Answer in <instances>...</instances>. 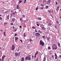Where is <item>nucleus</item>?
<instances>
[{
    "instance_id": "f257e3e1",
    "label": "nucleus",
    "mask_w": 61,
    "mask_h": 61,
    "mask_svg": "<svg viewBox=\"0 0 61 61\" xmlns=\"http://www.w3.org/2000/svg\"><path fill=\"white\" fill-rule=\"evenodd\" d=\"M52 47L53 49L54 50H56V49H57V47L56 45L55 44H53L52 46Z\"/></svg>"
},
{
    "instance_id": "f03ea898",
    "label": "nucleus",
    "mask_w": 61,
    "mask_h": 61,
    "mask_svg": "<svg viewBox=\"0 0 61 61\" xmlns=\"http://www.w3.org/2000/svg\"><path fill=\"white\" fill-rule=\"evenodd\" d=\"M39 44L40 45H41L42 46H45V43L43 41H42L41 40L39 42Z\"/></svg>"
},
{
    "instance_id": "7ed1b4c3",
    "label": "nucleus",
    "mask_w": 61,
    "mask_h": 61,
    "mask_svg": "<svg viewBox=\"0 0 61 61\" xmlns=\"http://www.w3.org/2000/svg\"><path fill=\"white\" fill-rule=\"evenodd\" d=\"M19 53H16L15 54V56L16 57L17 56H20V53L21 52H20Z\"/></svg>"
},
{
    "instance_id": "20e7f679",
    "label": "nucleus",
    "mask_w": 61,
    "mask_h": 61,
    "mask_svg": "<svg viewBox=\"0 0 61 61\" xmlns=\"http://www.w3.org/2000/svg\"><path fill=\"white\" fill-rule=\"evenodd\" d=\"M25 59L26 60H31V58L29 57V56H28L27 57H25Z\"/></svg>"
},
{
    "instance_id": "39448f33",
    "label": "nucleus",
    "mask_w": 61,
    "mask_h": 61,
    "mask_svg": "<svg viewBox=\"0 0 61 61\" xmlns=\"http://www.w3.org/2000/svg\"><path fill=\"white\" fill-rule=\"evenodd\" d=\"M35 36L37 37V36H39L40 35V34L38 32L36 33H35Z\"/></svg>"
},
{
    "instance_id": "423d86ee",
    "label": "nucleus",
    "mask_w": 61,
    "mask_h": 61,
    "mask_svg": "<svg viewBox=\"0 0 61 61\" xmlns=\"http://www.w3.org/2000/svg\"><path fill=\"white\" fill-rule=\"evenodd\" d=\"M55 59H57V58L58 57L57 56V55H56V53H55Z\"/></svg>"
},
{
    "instance_id": "0eeeda50",
    "label": "nucleus",
    "mask_w": 61,
    "mask_h": 61,
    "mask_svg": "<svg viewBox=\"0 0 61 61\" xmlns=\"http://www.w3.org/2000/svg\"><path fill=\"white\" fill-rule=\"evenodd\" d=\"M5 57V56L3 55L2 57V59H1V61H3L4 59V58Z\"/></svg>"
},
{
    "instance_id": "6e6552de",
    "label": "nucleus",
    "mask_w": 61,
    "mask_h": 61,
    "mask_svg": "<svg viewBox=\"0 0 61 61\" xmlns=\"http://www.w3.org/2000/svg\"><path fill=\"white\" fill-rule=\"evenodd\" d=\"M11 50H15V46H14V45H13L12 46Z\"/></svg>"
},
{
    "instance_id": "1a4fd4ad",
    "label": "nucleus",
    "mask_w": 61,
    "mask_h": 61,
    "mask_svg": "<svg viewBox=\"0 0 61 61\" xmlns=\"http://www.w3.org/2000/svg\"><path fill=\"white\" fill-rule=\"evenodd\" d=\"M18 37H15V39L16 42V41H17V40H18Z\"/></svg>"
},
{
    "instance_id": "9d476101",
    "label": "nucleus",
    "mask_w": 61,
    "mask_h": 61,
    "mask_svg": "<svg viewBox=\"0 0 61 61\" xmlns=\"http://www.w3.org/2000/svg\"><path fill=\"white\" fill-rule=\"evenodd\" d=\"M17 9H20V7L19 6V4H18L17 6Z\"/></svg>"
},
{
    "instance_id": "9b49d317",
    "label": "nucleus",
    "mask_w": 61,
    "mask_h": 61,
    "mask_svg": "<svg viewBox=\"0 0 61 61\" xmlns=\"http://www.w3.org/2000/svg\"><path fill=\"white\" fill-rule=\"evenodd\" d=\"M46 57H44L43 58L42 61H46Z\"/></svg>"
},
{
    "instance_id": "f8f14e48",
    "label": "nucleus",
    "mask_w": 61,
    "mask_h": 61,
    "mask_svg": "<svg viewBox=\"0 0 61 61\" xmlns=\"http://www.w3.org/2000/svg\"><path fill=\"white\" fill-rule=\"evenodd\" d=\"M51 2V1H50V0H49L48 1H47V3H48L49 4H50Z\"/></svg>"
},
{
    "instance_id": "ddd939ff",
    "label": "nucleus",
    "mask_w": 61,
    "mask_h": 61,
    "mask_svg": "<svg viewBox=\"0 0 61 61\" xmlns=\"http://www.w3.org/2000/svg\"><path fill=\"white\" fill-rule=\"evenodd\" d=\"M59 22H58V20H57L56 23V24H57V25H59Z\"/></svg>"
},
{
    "instance_id": "4468645a",
    "label": "nucleus",
    "mask_w": 61,
    "mask_h": 61,
    "mask_svg": "<svg viewBox=\"0 0 61 61\" xmlns=\"http://www.w3.org/2000/svg\"><path fill=\"white\" fill-rule=\"evenodd\" d=\"M30 45H28L27 46V49H28L30 48Z\"/></svg>"
},
{
    "instance_id": "2eb2a0df",
    "label": "nucleus",
    "mask_w": 61,
    "mask_h": 61,
    "mask_svg": "<svg viewBox=\"0 0 61 61\" xmlns=\"http://www.w3.org/2000/svg\"><path fill=\"white\" fill-rule=\"evenodd\" d=\"M21 61H24V58L22 57L21 58Z\"/></svg>"
},
{
    "instance_id": "dca6fc26",
    "label": "nucleus",
    "mask_w": 61,
    "mask_h": 61,
    "mask_svg": "<svg viewBox=\"0 0 61 61\" xmlns=\"http://www.w3.org/2000/svg\"><path fill=\"white\" fill-rule=\"evenodd\" d=\"M51 25H52V24L51 23H49L48 24V25H49V26H51Z\"/></svg>"
},
{
    "instance_id": "f3484780",
    "label": "nucleus",
    "mask_w": 61,
    "mask_h": 61,
    "mask_svg": "<svg viewBox=\"0 0 61 61\" xmlns=\"http://www.w3.org/2000/svg\"><path fill=\"white\" fill-rule=\"evenodd\" d=\"M15 20V18H13L12 19V21L13 22H14Z\"/></svg>"
},
{
    "instance_id": "a211bd4d",
    "label": "nucleus",
    "mask_w": 61,
    "mask_h": 61,
    "mask_svg": "<svg viewBox=\"0 0 61 61\" xmlns=\"http://www.w3.org/2000/svg\"><path fill=\"white\" fill-rule=\"evenodd\" d=\"M44 7V6L43 5H42V7H41V9L42 10H43V8Z\"/></svg>"
},
{
    "instance_id": "6ab92c4d",
    "label": "nucleus",
    "mask_w": 61,
    "mask_h": 61,
    "mask_svg": "<svg viewBox=\"0 0 61 61\" xmlns=\"http://www.w3.org/2000/svg\"><path fill=\"white\" fill-rule=\"evenodd\" d=\"M60 7V6H59L57 9H56V10H57V11H58L59 10V7Z\"/></svg>"
},
{
    "instance_id": "aec40b11",
    "label": "nucleus",
    "mask_w": 61,
    "mask_h": 61,
    "mask_svg": "<svg viewBox=\"0 0 61 61\" xmlns=\"http://www.w3.org/2000/svg\"><path fill=\"white\" fill-rule=\"evenodd\" d=\"M42 38H45L46 39V36H42Z\"/></svg>"
},
{
    "instance_id": "412c9836",
    "label": "nucleus",
    "mask_w": 61,
    "mask_h": 61,
    "mask_svg": "<svg viewBox=\"0 0 61 61\" xmlns=\"http://www.w3.org/2000/svg\"><path fill=\"white\" fill-rule=\"evenodd\" d=\"M41 29H42L43 30H44L46 28H45V27H42L41 28Z\"/></svg>"
},
{
    "instance_id": "4be33fe9",
    "label": "nucleus",
    "mask_w": 61,
    "mask_h": 61,
    "mask_svg": "<svg viewBox=\"0 0 61 61\" xmlns=\"http://www.w3.org/2000/svg\"><path fill=\"white\" fill-rule=\"evenodd\" d=\"M46 8V9H47V8H48L49 7V6H48L46 5V6L45 7Z\"/></svg>"
},
{
    "instance_id": "5701e85b",
    "label": "nucleus",
    "mask_w": 61,
    "mask_h": 61,
    "mask_svg": "<svg viewBox=\"0 0 61 61\" xmlns=\"http://www.w3.org/2000/svg\"><path fill=\"white\" fill-rule=\"evenodd\" d=\"M4 34L5 36H6V35H5V32L4 31Z\"/></svg>"
},
{
    "instance_id": "b1692460",
    "label": "nucleus",
    "mask_w": 61,
    "mask_h": 61,
    "mask_svg": "<svg viewBox=\"0 0 61 61\" xmlns=\"http://www.w3.org/2000/svg\"><path fill=\"white\" fill-rule=\"evenodd\" d=\"M38 6H37L36 9V10H38Z\"/></svg>"
},
{
    "instance_id": "393cba45",
    "label": "nucleus",
    "mask_w": 61,
    "mask_h": 61,
    "mask_svg": "<svg viewBox=\"0 0 61 61\" xmlns=\"http://www.w3.org/2000/svg\"><path fill=\"white\" fill-rule=\"evenodd\" d=\"M23 36L24 37H25L26 36H25V33H24V35H23Z\"/></svg>"
},
{
    "instance_id": "a878e982",
    "label": "nucleus",
    "mask_w": 61,
    "mask_h": 61,
    "mask_svg": "<svg viewBox=\"0 0 61 61\" xmlns=\"http://www.w3.org/2000/svg\"><path fill=\"white\" fill-rule=\"evenodd\" d=\"M38 51H37L36 53H35V54L36 55H37V54H38Z\"/></svg>"
},
{
    "instance_id": "bb28decb",
    "label": "nucleus",
    "mask_w": 61,
    "mask_h": 61,
    "mask_svg": "<svg viewBox=\"0 0 61 61\" xmlns=\"http://www.w3.org/2000/svg\"><path fill=\"white\" fill-rule=\"evenodd\" d=\"M38 19L39 20H41V18L40 17L38 18Z\"/></svg>"
},
{
    "instance_id": "cd10ccee",
    "label": "nucleus",
    "mask_w": 61,
    "mask_h": 61,
    "mask_svg": "<svg viewBox=\"0 0 61 61\" xmlns=\"http://www.w3.org/2000/svg\"><path fill=\"white\" fill-rule=\"evenodd\" d=\"M16 30H17V29H14V32H15V31H16Z\"/></svg>"
},
{
    "instance_id": "c85d7f7f",
    "label": "nucleus",
    "mask_w": 61,
    "mask_h": 61,
    "mask_svg": "<svg viewBox=\"0 0 61 61\" xmlns=\"http://www.w3.org/2000/svg\"><path fill=\"white\" fill-rule=\"evenodd\" d=\"M23 0H21H21H20L19 1V4H20V3H22V1Z\"/></svg>"
},
{
    "instance_id": "c756f323",
    "label": "nucleus",
    "mask_w": 61,
    "mask_h": 61,
    "mask_svg": "<svg viewBox=\"0 0 61 61\" xmlns=\"http://www.w3.org/2000/svg\"><path fill=\"white\" fill-rule=\"evenodd\" d=\"M49 12L50 14L51 13V10H50L49 11Z\"/></svg>"
},
{
    "instance_id": "7c9ffc66",
    "label": "nucleus",
    "mask_w": 61,
    "mask_h": 61,
    "mask_svg": "<svg viewBox=\"0 0 61 61\" xmlns=\"http://www.w3.org/2000/svg\"><path fill=\"white\" fill-rule=\"evenodd\" d=\"M26 0H24V4H25V3H26Z\"/></svg>"
},
{
    "instance_id": "2f4dec72",
    "label": "nucleus",
    "mask_w": 61,
    "mask_h": 61,
    "mask_svg": "<svg viewBox=\"0 0 61 61\" xmlns=\"http://www.w3.org/2000/svg\"><path fill=\"white\" fill-rule=\"evenodd\" d=\"M22 16L23 18H25V15H22Z\"/></svg>"
},
{
    "instance_id": "473e14b6",
    "label": "nucleus",
    "mask_w": 61,
    "mask_h": 61,
    "mask_svg": "<svg viewBox=\"0 0 61 61\" xmlns=\"http://www.w3.org/2000/svg\"><path fill=\"white\" fill-rule=\"evenodd\" d=\"M55 28L56 29L57 28V26L56 25L55 26Z\"/></svg>"
},
{
    "instance_id": "72a5a7b5",
    "label": "nucleus",
    "mask_w": 61,
    "mask_h": 61,
    "mask_svg": "<svg viewBox=\"0 0 61 61\" xmlns=\"http://www.w3.org/2000/svg\"><path fill=\"white\" fill-rule=\"evenodd\" d=\"M7 23H4V25H7Z\"/></svg>"
},
{
    "instance_id": "f704fd0d",
    "label": "nucleus",
    "mask_w": 61,
    "mask_h": 61,
    "mask_svg": "<svg viewBox=\"0 0 61 61\" xmlns=\"http://www.w3.org/2000/svg\"><path fill=\"white\" fill-rule=\"evenodd\" d=\"M47 40L48 41H49V38L48 37L47 38Z\"/></svg>"
},
{
    "instance_id": "c9c22d12",
    "label": "nucleus",
    "mask_w": 61,
    "mask_h": 61,
    "mask_svg": "<svg viewBox=\"0 0 61 61\" xmlns=\"http://www.w3.org/2000/svg\"><path fill=\"white\" fill-rule=\"evenodd\" d=\"M37 26H39V24H37Z\"/></svg>"
},
{
    "instance_id": "e433bc0d",
    "label": "nucleus",
    "mask_w": 61,
    "mask_h": 61,
    "mask_svg": "<svg viewBox=\"0 0 61 61\" xmlns=\"http://www.w3.org/2000/svg\"><path fill=\"white\" fill-rule=\"evenodd\" d=\"M60 46V43H58V46Z\"/></svg>"
},
{
    "instance_id": "4c0bfd02",
    "label": "nucleus",
    "mask_w": 61,
    "mask_h": 61,
    "mask_svg": "<svg viewBox=\"0 0 61 61\" xmlns=\"http://www.w3.org/2000/svg\"><path fill=\"white\" fill-rule=\"evenodd\" d=\"M20 21H21L23 20V19H22V18H20Z\"/></svg>"
},
{
    "instance_id": "58836bf2",
    "label": "nucleus",
    "mask_w": 61,
    "mask_h": 61,
    "mask_svg": "<svg viewBox=\"0 0 61 61\" xmlns=\"http://www.w3.org/2000/svg\"><path fill=\"white\" fill-rule=\"evenodd\" d=\"M46 0H44L43 1V2L44 3H45V2H46Z\"/></svg>"
},
{
    "instance_id": "ea45409f",
    "label": "nucleus",
    "mask_w": 61,
    "mask_h": 61,
    "mask_svg": "<svg viewBox=\"0 0 61 61\" xmlns=\"http://www.w3.org/2000/svg\"><path fill=\"white\" fill-rule=\"evenodd\" d=\"M29 41L30 42H32V40L31 39H30Z\"/></svg>"
},
{
    "instance_id": "a19ab883",
    "label": "nucleus",
    "mask_w": 61,
    "mask_h": 61,
    "mask_svg": "<svg viewBox=\"0 0 61 61\" xmlns=\"http://www.w3.org/2000/svg\"><path fill=\"white\" fill-rule=\"evenodd\" d=\"M36 61H38V57L37 59L36 60Z\"/></svg>"
},
{
    "instance_id": "79ce46f5",
    "label": "nucleus",
    "mask_w": 61,
    "mask_h": 61,
    "mask_svg": "<svg viewBox=\"0 0 61 61\" xmlns=\"http://www.w3.org/2000/svg\"><path fill=\"white\" fill-rule=\"evenodd\" d=\"M47 30H46V29L45 28V29L44 30V31H46V32H47Z\"/></svg>"
},
{
    "instance_id": "37998d69",
    "label": "nucleus",
    "mask_w": 61,
    "mask_h": 61,
    "mask_svg": "<svg viewBox=\"0 0 61 61\" xmlns=\"http://www.w3.org/2000/svg\"><path fill=\"white\" fill-rule=\"evenodd\" d=\"M51 57L52 58H55V57H54V56H53V55Z\"/></svg>"
},
{
    "instance_id": "c03bdc74",
    "label": "nucleus",
    "mask_w": 61,
    "mask_h": 61,
    "mask_svg": "<svg viewBox=\"0 0 61 61\" xmlns=\"http://www.w3.org/2000/svg\"><path fill=\"white\" fill-rule=\"evenodd\" d=\"M12 14H13V15H15V13H13Z\"/></svg>"
},
{
    "instance_id": "a18cd8bd",
    "label": "nucleus",
    "mask_w": 61,
    "mask_h": 61,
    "mask_svg": "<svg viewBox=\"0 0 61 61\" xmlns=\"http://www.w3.org/2000/svg\"><path fill=\"white\" fill-rule=\"evenodd\" d=\"M56 5H57V2H56Z\"/></svg>"
},
{
    "instance_id": "49530a36",
    "label": "nucleus",
    "mask_w": 61,
    "mask_h": 61,
    "mask_svg": "<svg viewBox=\"0 0 61 61\" xmlns=\"http://www.w3.org/2000/svg\"><path fill=\"white\" fill-rule=\"evenodd\" d=\"M35 31L36 32H37V30L36 29H35Z\"/></svg>"
},
{
    "instance_id": "de8ad7c7",
    "label": "nucleus",
    "mask_w": 61,
    "mask_h": 61,
    "mask_svg": "<svg viewBox=\"0 0 61 61\" xmlns=\"http://www.w3.org/2000/svg\"><path fill=\"white\" fill-rule=\"evenodd\" d=\"M43 33V32L42 31H40V33Z\"/></svg>"
},
{
    "instance_id": "09e8293b",
    "label": "nucleus",
    "mask_w": 61,
    "mask_h": 61,
    "mask_svg": "<svg viewBox=\"0 0 61 61\" xmlns=\"http://www.w3.org/2000/svg\"><path fill=\"white\" fill-rule=\"evenodd\" d=\"M50 46H49L48 47V49H49V50L50 49Z\"/></svg>"
},
{
    "instance_id": "8fccbe9b",
    "label": "nucleus",
    "mask_w": 61,
    "mask_h": 61,
    "mask_svg": "<svg viewBox=\"0 0 61 61\" xmlns=\"http://www.w3.org/2000/svg\"><path fill=\"white\" fill-rule=\"evenodd\" d=\"M36 54H35V56H34V57L35 58H36Z\"/></svg>"
},
{
    "instance_id": "3c124183",
    "label": "nucleus",
    "mask_w": 61,
    "mask_h": 61,
    "mask_svg": "<svg viewBox=\"0 0 61 61\" xmlns=\"http://www.w3.org/2000/svg\"><path fill=\"white\" fill-rule=\"evenodd\" d=\"M20 40L22 43H23V41H22V40Z\"/></svg>"
},
{
    "instance_id": "603ef678",
    "label": "nucleus",
    "mask_w": 61,
    "mask_h": 61,
    "mask_svg": "<svg viewBox=\"0 0 61 61\" xmlns=\"http://www.w3.org/2000/svg\"><path fill=\"white\" fill-rule=\"evenodd\" d=\"M52 13H54V10H52Z\"/></svg>"
},
{
    "instance_id": "864d4df0",
    "label": "nucleus",
    "mask_w": 61,
    "mask_h": 61,
    "mask_svg": "<svg viewBox=\"0 0 61 61\" xmlns=\"http://www.w3.org/2000/svg\"><path fill=\"white\" fill-rule=\"evenodd\" d=\"M2 18L1 17H0V20H2Z\"/></svg>"
},
{
    "instance_id": "5fc2aeb1",
    "label": "nucleus",
    "mask_w": 61,
    "mask_h": 61,
    "mask_svg": "<svg viewBox=\"0 0 61 61\" xmlns=\"http://www.w3.org/2000/svg\"><path fill=\"white\" fill-rule=\"evenodd\" d=\"M6 18H7V19H9V17H7Z\"/></svg>"
},
{
    "instance_id": "6e6d98bb",
    "label": "nucleus",
    "mask_w": 61,
    "mask_h": 61,
    "mask_svg": "<svg viewBox=\"0 0 61 61\" xmlns=\"http://www.w3.org/2000/svg\"><path fill=\"white\" fill-rule=\"evenodd\" d=\"M20 28H22V26H20Z\"/></svg>"
},
{
    "instance_id": "4d7b16f0",
    "label": "nucleus",
    "mask_w": 61,
    "mask_h": 61,
    "mask_svg": "<svg viewBox=\"0 0 61 61\" xmlns=\"http://www.w3.org/2000/svg\"><path fill=\"white\" fill-rule=\"evenodd\" d=\"M17 35V34H15V36H16Z\"/></svg>"
},
{
    "instance_id": "13d9d810",
    "label": "nucleus",
    "mask_w": 61,
    "mask_h": 61,
    "mask_svg": "<svg viewBox=\"0 0 61 61\" xmlns=\"http://www.w3.org/2000/svg\"><path fill=\"white\" fill-rule=\"evenodd\" d=\"M32 28H33V29H35V27H33Z\"/></svg>"
},
{
    "instance_id": "bf43d9fd",
    "label": "nucleus",
    "mask_w": 61,
    "mask_h": 61,
    "mask_svg": "<svg viewBox=\"0 0 61 61\" xmlns=\"http://www.w3.org/2000/svg\"><path fill=\"white\" fill-rule=\"evenodd\" d=\"M10 25H13V23H11Z\"/></svg>"
},
{
    "instance_id": "052dcab7",
    "label": "nucleus",
    "mask_w": 61,
    "mask_h": 61,
    "mask_svg": "<svg viewBox=\"0 0 61 61\" xmlns=\"http://www.w3.org/2000/svg\"><path fill=\"white\" fill-rule=\"evenodd\" d=\"M40 30H39L38 31V32H40Z\"/></svg>"
},
{
    "instance_id": "680f3d73",
    "label": "nucleus",
    "mask_w": 61,
    "mask_h": 61,
    "mask_svg": "<svg viewBox=\"0 0 61 61\" xmlns=\"http://www.w3.org/2000/svg\"><path fill=\"white\" fill-rule=\"evenodd\" d=\"M20 11H21V10L20 9V10H19V12H20Z\"/></svg>"
},
{
    "instance_id": "e2e57ef3",
    "label": "nucleus",
    "mask_w": 61,
    "mask_h": 61,
    "mask_svg": "<svg viewBox=\"0 0 61 61\" xmlns=\"http://www.w3.org/2000/svg\"><path fill=\"white\" fill-rule=\"evenodd\" d=\"M59 57H61V55H60Z\"/></svg>"
},
{
    "instance_id": "0e129e2a",
    "label": "nucleus",
    "mask_w": 61,
    "mask_h": 61,
    "mask_svg": "<svg viewBox=\"0 0 61 61\" xmlns=\"http://www.w3.org/2000/svg\"><path fill=\"white\" fill-rule=\"evenodd\" d=\"M15 14H16V11H15Z\"/></svg>"
},
{
    "instance_id": "69168bd1",
    "label": "nucleus",
    "mask_w": 61,
    "mask_h": 61,
    "mask_svg": "<svg viewBox=\"0 0 61 61\" xmlns=\"http://www.w3.org/2000/svg\"><path fill=\"white\" fill-rule=\"evenodd\" d=\"M34 56H32V58H34Z\"/></svg>"
},
{
    "instance_id": "338daca9",
    "label": "nucleus",
    "mask_w": 61,
    "mask_h": 61,
    "mask_svg": "<svg viewBox=\"0 0 61 61\" xmlns=\"http://www.w3.org/2000/svg\"><path fill=\"white\" fill-rule=\"evenodd\" d=\"M13 29H14V28H14V27H14V26H13Z\"/></svg>"
},
{
    "instance_id": "774afa93",
    "label": "nucleus",
    "mask_w": 61,
    "mask_h": 61,
    "mask_svg": "<svg viewBox=\"0 0 61 61\" xmlns=\"http://www.w3.org/2000/svg\"><path fill=\"white\" fill-rule=\"evenodd\" d=\"M7 17H9V15H8V16H7Z\"/></svg>"
}]
</instances>
